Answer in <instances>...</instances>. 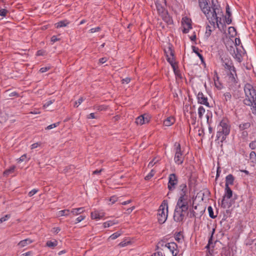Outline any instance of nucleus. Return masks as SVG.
I'll use <instances>...</instances> for the list:
<instances>
[{"instance_id":"f257e3e1","label":"nucleus","mask_w":256,"mask_h":256,"mask_svg":"<svg viewBox=\"0 0 256 256\" xmlns=\"http://www.w3.org/2000/svg\"><path fill=\"white\" fill-rule=\"evenodd\" d=\"M220 8L217 0H212L211 8L212 12H211L212 16H210V22L214 26L216 24L218 27L219 23H220L221 18L218 16V14L221 15L222 13Z\"/></svg>"},{"instance_id":"f03ea898","label":"nucleus","mask_w":256,"mask_h":256,"mask_svg":"<svg viewBox=\"0 0 256 256\" xmlns=\"http://www.w3.org/2000/svg\"><path fill=\"white\" fill-rule=\"evenodd\" d=\"M230 128L228 120L226 119L222 120L218 126L216 134L218 139L220 140L222 142L224 140L226 136L230 134Z\"/></svg>"},{"instance_id":"7ed1b4c3","label":"nucleus","mask_w":256,"mask_h":256,"mask_svg":"<svg viewBox=\"0 0 256 256\" xmlns=\"http://www.w3.org/2000/svg\"><path fill=\"white\" fill-rule=\"evenodd\" d=\"M244 91L246 98L244 100V103L246 105L252 104V102L256 101V90L252 85L248 83L246 84L244 86Z\"/></svg>"},{"instance_id":"20e7f679","label":"nucleus","mask_w":256,"mask_h":256,"mask_svg":"<svg viewBox=\"0 0 256 256\" xmlns=\"http://www.w3.org/2000/svg\"><path fill=\"white\" fill-rule=\"evenodd\" d=\"M168 214V204L166 200L162 201L158 212V220L160 224H164L166 220Z\"/></svg>"},{"instance_id":"39448f33","label":"nucleus","mask_w":256,"mask_h":256,"mask_svg":"<svg viewBox=\"0 0 256 256\" xmlns=\"http://www.w3.org/2000/svg\"><path fill=\"white\" fill-rule=\"evenodd\" d=\"M174 146V161L178 165L182 164L184 162V150H182L180 144L179 142H176Z\"/></svg>"},{"instance_id":"423d86ee","label":"nucleus","mask_w":256,"mask_h":256,"mask_svg":"<svg viewBox=\"0 0 256 256\" xmlns=\"http://www.w3.org/2000/svg\"><path fill=\"white\" fill-rule=\"evenodd\" d=\"M235 47L236 46H230L228 48V50L238 62H241L242 61V51L238 47Z\"/></svg>"},{"instance_id":"0eeeda50","label":"nucleus","mask_w":256,"mask_h":256,"mask_svg":"<svg viewBox=\"0 0 256 256\" xmlns=\"http://www.w3.org/2000/svg\"><path fill=\"white\" fill-rule=\"evenodd\" d=\"M208 4V0H198V4L202 11L210 21V7L209 6Z\"/></svg>"},{"instance_id":"6e6552de","label":"nucleus","mask_w":256,"mask_h":256,"mask_svg":"<svg viewBox=\"0 0 256 256\" xmlns=\"http://www.w3.org/2000/svg\"><path fill=\"white\" fill-rule=\"evenodd\" d=\"M166 54V60L172 66V69H174V66H177V62L175 60L174 56V51L171 47H168V51L165 50Z\"/></svg>"},{"instance_id":"1a4fd4ad","label":"nucleus","mask_w":256,"mask_h":256,"mask_svg":"<svg viewBox=\"0 0 256 256\" xmlns=\"http://www.w3.org/2000/svg\"><path fill=\"white\" fill-rule=\"evenodd\" d=\"M176 208L187 211L188 208V196H180L177 202Z\"/></svg>"},{"instance_id":"9d476101","label":"nucleus","mask_w":256,"mask_h":256,"mask_svg":"<svg viewBox=\"0 0 256 256\" xmlns=\"http://www.w3.org/2000/svg\"><path fill=\"white\" fill-rule=\"evenodd\" d=\"M232 191L228 186H226L224 190V196H223V198L221 202L222 207L224 208L226 207V205L224 203L225 198H226L227 199H230L232 197Z\"/></svg>"},{"instance_id":"9b49d317","label":"nucleus","mask_w":256,"mask_h":256,"mask_svg":"<svg viewBox=\"0 0 256 256\" xmlns=\"http://www.w3.org/2000/svg\"><path fill=\"white\" fill-rule=\"evenodd\" d=\"M186 212V210H182L178 209V208H175L174 214V219L176 222H182L184 218V214H183V212Z\"/></svg>"},{"instance_id":"f8f14e48","label":"nucleus","mask_w":256,"mask_h":256,"mask_svg":"<svg viewBox=\"0 0 256 256\" xmlns=\"http://www.w3.org/2000/svg\"><path fill=\"white\" fill-rule=\"evenodd\" d=\"M164 246L167 248L172 252V256H176L178 252V245L174 242H171L166 244Z\"/></svg>"},{"instance_id":"ddd939ff","label":"nucleus","mask_w":256,"mask_h":256,"mask_svg":"<svg viewBox=\"0 0 256 256\" xmlns=\"http://www.w3.org/2000/svg\"><path fill=\"white\" fill-rule=\"evenodd\" d=\"M198 102L204 104L207 107H210L208 98L202 92H199L197 95Z\"/></svg>"},{"instance_id":"4468645a","label":"nucleus","mask_w":256,"mask_h":256,"mask_svg":"<svg viewBox=\"0 0 256 256\" xmlns=\"http://www.w3.org/2000/svg\"><path fill=\"white\" fill-rule=\"evenodd\" d=\"M178 177H169L168 188L170 191L174 190L178 184Z\"/></svg>"},{"instance_id":"2eb2a0df","label":"nucleus","mask_w":256,"mask_h":256,"mask_svg":"<svg viewBox=\"0 0 256 256\" xmlns=\"http://www.w3.org/2000/svg\"><path fill=\"white\" fill-rule=\"evenodd\" d=\"M182 20H184V22H182L184 27L182 32L184 34H187L188 32L192 28L190 22L187 18H185V19L183 18Z\"/></svg>"},{"instance_id":"dca6fc26","label":"nucleus","mask_w":256,"mask_h":256,"mask_svg":"<svg viewBox=\"0 0 256 256\" xmlns=\"http://www.w3.org/2000/svg\"><path fill=\"white\" fill-rule=\"evenodd\" d=\"M222 65L224 68L228 70H234V68L233 66L232 61L228 58L222 59Z\"/></svg>"},{"instance_id":"f3484780","label":"nucleus","mask_w":256,"mask_h":256,"mask_svg":"<svg viewBox=\"0 0 256 256\" xmlns=\"http://www.w3.org/2000/svg\"><path fill=\"white\" fill-rule=\"evenodd\" d=\"M178 189L180 196H188L186 195L188 192V188L186 182L180 184L179 186Z\"/></svg>"},{"instance_id":"a211bd4d","label":"nucleus","mask_w":256,"mask_h":256,"mask_svg":"<svg viewBox=\"0 0 256 256\" xmlns=\"http://www.w3.org/2000/svg\"><path fill=\"white\" fill-rule=\"evenodd\" d=\"M230 71V73L228 74L229 80L231 82H236L237 78V75L236 74V70L235 68H234V70H228Z\"/></svg>"},{"instance_id":"6ab92c4d","label":"nucleus","mask_w":256,"mask_h":256,"mask_svg":"<svg viewBox=\"0 0 256 256\" xmlns=\"http://www.w3.org/2000/svg\"><path fill=\"white\" fill-rule=\"evenodd\" d=\"M175 122V118L173 116L168 117L164 121V125L166 126H170L173 124Z\"/></svg>"},{"instance_id":"aec40b11","label":"nucleus","mask_w":256,"mask_h":256,"mask_svg":"<svg viewBox=\"0 0 256 256\" xmlns=\"http://www.w3.org/2000/svg\"><path fill=\"white\" fill-rule=\"evenodd\" d=\"M160 158L158 157L154 158L148 164V168H152L154 166H158L160 164Z\"/></svg>"},{"instance_id":"412c9836","label":"nucleus","mask_w":256,"mask_h":256,"mask_svg":"<svg viewBox=\"0 0 256 256\" xmlns=\"http://www.w3.org/2000/svg\"><path fill=\"white\" fill-rule=\"evenodd\" d=\"M104 216L102 213H99L98 211H94L91 212V218L92 219L98 220L102 218Z\"/></svg>"},{"instance_id":"4be33fe9","label":"nucleus","mask_w":256,"mask_h":256,"mask_svg":"<svg viewBox=\"0 0 256 256\" xmlns=\"http://www.w3.org/2000/svg\"><path fill=\"white\" fill-rule=\"evenodd\" d=\"M70 22L68 20H64L56 23L55 25L56 28H60L66 26L68 24H70Z\"/></svg>"},{"instance_id":"5701e85b","label":"nucleus","mask_w":256,"mask_h":256,"mask_svg":"<svg viewBox=\"0 0 256 256\" xmlns=\"http://www.w3.org/2000/svg\"><path fill=\"white\" fill-rule=\"evenodd\" d=\"M223 100L225 104L230 103L231 102L232 98V96L229 92H225L224 95Z\"/></svg>"},{"instance_id":"b1692460","label":"nucleus","mask_w":256,"mask_h":256,"mask_svg":"<svg viewBox=\"0 0 256 256\" xmlns=\"http://www.w3.org/2000/svg\"><path fill=\"white\" fill-rule=\"evenodd\" d=\"M84 208H73L70 211V213L74 216H77L82 213L84 212Z\"/></svg>"},{"instance_id":"393cba45","label":"nucleus","mask_w":256,"mask_h":256,"mask_svg":"<svg viewBox=\"0 0 256 256\" xmlns=\"http://www.w3.org/2000/svg\"><path fill=\"white\" fill-rule=\"evenodd\" d=\"M32 242V241L30 238H26L24 240H21L18 244V246L20 248H23L26 246L28 244H30Z\"/></svg>"},{"instance_id":"a878e982","label":"nucleus","mask_w":256,"mask_h":256,"mask_svg":"<svg viewBox=\"0 0 256 256\" xmlns=\"http://www.w3.org/2000/svg\"><path fill=\"white\" fill-rule=\"evenodd\" d=\"M58 244V242L56 240L54 239L52 240H48L46 243V246L49 248H54Z\"/></svg>"},{"instance_id":"bb28decb","label":"nucleus","mask_w":256,"mask_h":256,"mask_svg":"<svg viewBox=\"0 0 256 256\" xmlns=\"http://www.w3.org/2000/svg\"><path fill=\"white\" fill-rule=\"evenodd\" d=\"M192 50L193 52L196 54V55L199 57V58H200V60H201V61L204 62V57L202 56V55L200 54V52H199V49L197 47H196L194 46H193L192 47Z\"/></svg>"},{"instance_id":"cd10ccee","label":"nucleus","mask_w":256,"mask_h":256,"mask_svg":"<svg viewBox=\"0 0 256 256\" xmlns=\"http://www.w3.org/2000/svg\"><path fill=\"white\" fill-rule=\"evenodd\" d=\"M70 214V211L68 209L60 210L58 212V216H68Z\"/></svg>"},{"instance_id":"c85d7f7f","label":"nucleus","mask_w":256,"mask_h":256,"mask_svg":"<svg viewBox=\"0 0 256 256\" xmlns=\"http://www.w3.org/2000/svg\"><path fill=\"white\" fill-rule=\"evenodd\" d=\"M205 112H206L205 108L202 106H200L198 108V115L199 118L202 119V118L203 116H204V114L205 113Z\"/></svg>"},{"instance_id":"c756f323","label":"nucleus","mask_w":256,"mask_h":256,"mask_svg":"<svg viewBox=\"0 0 256 256\" xmlns=\"http://www.w3.org/2000/svg\"><path fill=\"white\" fill-rule=\"evenodd\" d=\"M175 240L178 242H182V240L183 239V236L181 232H176L175 234Z\"/></svg>"},{"instance_id":"7c9ffc66","label":"nucleus","mask_w":256,"mask_h":256,"mask_svg":"<svg viewBox=\"0 0 256 256\" xmlns=\"http://www.w3.org/2000/svg\"><path fill=\"white\" fill-rule=\"evenodd\" d=\"M234 177H226V186L232 185L234 182Z\"/></svg>"},{"instance_id":"2f4dec72","label":"nucleus","mask_w":256,"mask_h":256,"mask_svg":"<svg viewBox=\"0 0 256 256\" xmlns=\"http://www.w3.org/2000/svg\"><path fill=\"white\" fill-rule=\"evenodd\" d=\"M117 222H116L114 220H109V221H107L106 222H104V224H103V226H104V228H108L110 226H113L114 224H116Z\"/></svg>"},{"instance_id":"473e14b6","label":"nucleus","mask_w":256,"mask_h":256,"mask_svg":"<svg viewBox=\"0 0 256 256\" xmlns=\"http://www.w3.org/2000/svg\"><path fill=\"white\" fill-rule=\"evenodd\" d=\"M136 122L137 124L140 125L145 124L144 120V117H142V115L138 116L136 120Z\"/></svg>"},{"instance_id":"72a5a7b5","label":"nucleus","mask_w":256,"mask_h":256,"mask_svg":"<svg viewBox=\"0 0 256 256\" xmlns=\"http://www.w3.org/2000/svg\"><path fill=\"white\" fill-rule=\"evenodd\" d=\"M250 124L248 122H244V123L240 124L239 127L241 130H244L245 129H247V128H249L250 127Z\"/></svg>"},{"instance_id":"f704fd0d","label":"nucleus","mask_w":256,"mask_h":256,"mask_svg":"<svg viewBox=\"0 0 256 256\" xmlns=\"http://www.w3.org/2000/svg\"><path fill=\"white\" fill-rule=\"evenodd\" d=\"M15 169L14 166H12L6 170L4 172V174L6 175H8L12 174L14 172Z\"/></svg>"},{"instance_id":"c9c22d12","label":"nucleus","mask_w":256,"mask_h":256,"mask_svg":"<svg viewBox=\"0 0 256 256\" xmlns=\"http://www.w3.org/2000/svg\"><path fill=\"white\" fill-rule=\"evenodd\" d=\"M228 33L232 36H234L236 34V29L233 26H230L228 28Z\"/></svg>"},{"instance_id":"e433bc0d","label":"nucleus","mask_w":256,"mask_h":256,"mask_svg":"<svg viewBox=\"0 0 256 256\" xmlns=\"http://www.w3.org/2000/svg\"><path fill=\"white\" fill-rule=\"evenodd\" d=\"M121 233L120 232H117L110 236L108 239L114 240L119 237Z\"/></svg>"},{"instance_id":"4c0bfd02","label":"nucleus","mask_w":256,"mask_h":256,"mask_svg":"<svg viewBox=\"0 0 256 256\" xmlns=\"http://www.w3.org/2000/svg\"><path fill=\"white\" fill-rule=\"evenodd\" d=\"M208 210L210 218H216V216L214 215L213 209L211 206H208Z\"/></svg>"},{"instance_id":"58836bf2","label":"nucleus","mask_w":256,"mask_h":256,"mask_svg":"<svg viewBox=\"0 0 256 256\" xmlns=\"http://www.w3.org/2000/svg\"><path fill=\"white\" fill-rule=\"evenodd\" d=\"M29 159L30 158H28L27 155L26 154H24L18 159V162H26L28 161Z\"/></svg>"},{"instance_id":"ea45409f","label":"nucleus","mask_w":256,"mask_h":256,"mask_svg":"<svg viewBox=\"0 0 256 256\" xmlns=\"http://www.w3.org/2000/svg\"><path fill=\"white\" fill-rule=\"evenodd\" d=\"M142 117H144V120L145 124L148 123L151 118V116L148 114H144L142 115Z\"/></svg>"},{"instance_id":"a19ab883","label":"nucleus","mask_w":256,"mask_h":256,"mask_svg":"<svg viewBox=\"0 0 256 256\" xmlns=\"http://www.w3.org/2000/svg\"><path fill=\"white\" fill-rule=\"evenodd\" d=\"M59 124H60V122L54 123V124H50V125L48 126L47 127H46V130H51L53 128H56V126H59Z\"/></svg>"},{"instance_id":"79ce46f5","label":"nucleus","mask_w":256,"mask_h":256,"mask_svg":"<svg viewBox=\"0 0 256 256\" xmlns=\"http://www.w3.org/2000/svg\"><path fill=\"white\" fill-rule=\"evenodd\" d=\"M177 68H178V66H174V69H173L174 72L176 77L181 78H182L181 74L180 72V71L178 70Z\"/></svg>"},{"instance_id":"37998d69","label":"nucleus","mask_w":256,"mask_h":256,"mask_svg":"<svg viewBox=\"0 0 256 256\" xmlns=\"http://www.w3.org/2000/svg\"><path fill=\"white\" fill-rule=\"evenodd\" d=\"M196 182V177L194 176H193V177H190V180H189V186L190 188H192V184H194L195 182Z\"/></svg>"},{"instance_id":"c03bdc74","label":"nucleus","mask_w":256,"mask_h":256,"mask_svg":"<svg viewBox=\"0 0 256 256\" xmlns=\"http://www.w3.org/2000/svg\"><path fill=\"white\" fill-rule=\"evenodd\" d=\"M250 158L252 162L256 160V153L254 152H252L250 154Z\"/></svg>"},{"instance_id":"a18cd8bd","label":"nucleus","mask_w":256,"mask_h":256,"mask_svg":"<svg viewBox=\"0 0 256 256\" xmlns=\"http://www.w3.org/2000/svg\"><path fill=\"white\" fill-rule=\"evenodd\" d=\"M241 44V42H240V38H235V42L234 44L232 42V46H236L235 48L236 47H238V46H239L240 44Z\"/></svg>"},{"instance_id":"49530a36","label":"nucleus","mask_w":256,"mask_h":256,"mask_svg":"<svg viewBox=\"0 0 256 256\" xmlns=\"http://www.w3.org/2000/svg\"><path fill=\"white\" fill-rule=\"evenodd\" d=\"M83 101V98L82 97H80L77 101L75 102L74 106L78 107V106L80 105Z\"/></svg>"},{"instance_id":"de8ad7c7","label":"nucleus","mask_w":256,"mask_h":256,"mask_svg":"<svg viewBox=\"0 0 256 256\" xmlns=\"http://www.w3.org/2000/svg\"><path fill=\"white\" fill-rule=\"evenodd\" d=\"M239 172H242V174L241 175H243L244 174V175H250L252 174L250 172L249 170H247L246 169L245 170H240Z\"/></svg>"},{"instance_id":"09e8293b","label":"nucleus","mask_w":256,"mask_h":256,"mask_svg":"<svg viewBox=\"0 0 256 256\" xmlns=\"http://www.w3.org/2000/svg\"><path fill=\"white\" fill-rule=\"evenodd\" d=\"M118 200V198L116 196H113L110 198L109 200L110 202V204H114Z\"/></svg>"},{"instance_id":"8fccbe9b","label":"nucleus","mask_w":256,"mask_h":256,"mask_svg":"<svg viewBox=\"0 0 256 256\" xmlns=\"http://www.w3.org/2000/svg\"><path fill=\"white\" fill-rule=\"evenodd\" d=\"M10 214H6L4 216L1 218H0V224L7 220L10 218Z\"/></svg>"},{"instance_id":"3c124183","label":"nucleus","mask_w":256,"mask_h":256,"mask_svg":"<svg viewBox=\"0 0 256 256\" xmlns=\"http://www.w3.org/2000/svg\"><path fill=\"white\" fill-rule=\"evenodd\" d=\"M8 13V10L6 9L0 10V16L3 17H5L6 14Z\"/></svg>"},{"instance_id":"603ef678","label":"nucleus","mask_w":256,"mask_h":256,"mask_svg":"<svg viewBox=\"0 0 256 256\" xmlns=\"http://www.w3.org/2000/svg\"><path fill=\"white\" fill-rule=\"evenodd\" d=\"M211 27L210 26L208 25L206 27V35L207 36H209L211 34Z\"/></svg>"},{"instance_id":"864d4df0","label":"nucleus","mask_w":256,"mask_h":256,"mask_svg":"<svg viewBox=\"0 0 256 256\" xmlns=\"http://www.w3.org/2000/svg\"><path fill=\"white\" fill-rule=\"evenodd\" d=\"M85 218H86V216H80L76 218L75 224H78V223L82 222V220H84Z\"/></svg>"},{"instance_id":"5fc2aeb1","label":"nucleus","mask_w":256,"mask_h":256,"mask_svg":"<svg viewBox=\"0 0 256 256\" xmlns=\"http://www.w3.org/2000/svg\"><path fill=\"white\" fill-rule=\"evenodd\" d=\"M215 232V228H212V230L211 232V236H210V237L209 238V240H208V244H212V237H213V234H214Z\"/></svg>"},{"instance_id":"6e6d98bb","label":"nucleus","mask_w":256,"mask_h":256,"mask_svg":"<svg viewBox=\"0 0 256 256\" xmlns=\"http://www.w3.org/2000/svg\"><path fill=\"white\" fill-rule=\"evenodd\" d=\"M54 100H48V102H45L44 104V106H43L44 108H46L49 106H50L51 104H52L54 102Z\"/></svg>"},{"instance_id":"4d7b16f0","label":"nucleus","mask_w":256,"mask_h":256,"mask_svg":"<svg viewBox=\"0 0 256 256\" xmlns=\"http://www.w3.org/2000/svg\"><path fill=\"white\" fill-rule=\"evenodd\" d=\"M100 30H101L99 26H98V27H96L94 28H91L90 30V33H94V32L100 31Z\"/></svg>"},{"instance_id":"13d9d810","label":"nucleus","mask_w":256,"mask_h":256,"mask_svg":"<svg viewBox=\"0 0 256 256\" xmlns=\"http://www.w3.org/2000/svg\"><path fill=\"white\" fill-rule=\"evenodd\" d=\"M38 192V190H36V189H33L31 191H30L28 194V196H34V194H36L37 192Z\"/></svg>"},{"instance_id":"bf43d9fd","label":"nucleus","mask_w":256,"mask_h":256,"mask_svg":"<svg viewBox=\"0 0 256 256\" xmlns=\"http://www.w3.org/2000/svg\"><path fill=\"white\" fill-rule=\"evenodd\" d=\"M50 70V67H43L40 68V72L42 73L45 72Z\"/></svg>"},{"instance_id":"052dcab7","label":"nucleus","mask_w":256,"mask_h":256,"mask_svg":"<svg viewBox=\"0 0 256 256\" xmlns=\"http://www.w3.org/2000/svg\"><path fill=\"white\" fill-rule=\"evenodd\" d=\"M86 118H98V117L95 116L94 113H90L87 116Z\"/></svg>"},{"instance_id":"680f3d73","label":"nucleus","mask_w":256,"mask_h":256,"mask_svg":"<svg viewBox=\"0 0 256 256\" xmlns=\"http://www.w3.org/2000/svg\"><path fill=\"white\" fill-rule=\"evenodd\" d=\"M250 147L252 149H255L256 148V141L252 142L250 144Z\"/></svg>"},{"instance_id":"e2e57ef3","label":"nucleus","mask_w":256,"mask_h":256,"mask_svg":"<svg viewBox=\"0 0 256 256\" xmlns=\"http://www.w3.org/2000/svg\"><path fill=\"white\" fill-rule=\"evenodd\" d=\"M40 145V143L36 142L31 145V149H34Z\"/></svg>"},{"instance_id":"0e129e2a","label":"nucleus","mask_w":256,"mask_h":256,"mask_svg":"<svg viewBox=\"0 0 256 256\" xmlns=\"http://www.w3.org/2000/svg\"><path fill=\"white\" fill-rule=\"evenodd\" d=\"M60 40V39H59V38H57V36H53L51 38V41H52L53 43H54V42H57V41H58V40Z\"/></svg>"},{"instance_id":"69168bd1","label":"nucleus","mask_w":256,"mask_h":256,"mask_svg":"<svg viewBox=\"0 0 256 256\" xmlns=\"http://www.w3.org/2000/svg\"><path fill=\"white\" fill-rule=\"evenodd\" d=\"M164 19L165 21H166L168 24H170L172 21L171 18H170V16H166Z\"/></svg>"},{"instance_id":"338daca9","label":"nucleus","mask_w":256,"mask_h":256,"mask_svg":"<svg viewBox=\"0 0 256 256\" xmlns=\"http://www.w3.org/2000/svg\"><path fill=\"white\" fill-rule=\"evenodd\" d=\"M130 79L129 78H124L122 80V84L126 83L128 84L130 82Z\"/></svg>"},{"instance_id":"774afa93","label":"nucleus","mask_w":256,"mask_h":256,"mask_svg":"<svg viewBox=\"0 0 256 256\" xmlns=\"http://www.w3.org/2000/svg\"><path fill=\"white\" fill-rule=\"evenodd\" d=\"M152 256H163L162 253L161 252H158L154 254Z\"/></svg>"}]
</instances>
